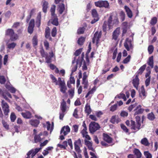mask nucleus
<instances>
[{"instance_id": "8fccbe9b", "label": "nucleus", "mask_w": 158, "mask_h": 158, "mask_svg": "<svg viewBox=\"0 0 158 158\" xmlns=\"http://www.w3.org/2000/svg\"><path fill=\"white\" fill-rule=\"evenodd\" d=\"M16 118V116L14 112H12L11 113L10 115V119L11 122H15Z\"/></svg>"}, {"instance_id": "2eb2a0df", "label": "nucleus", "mask_w": 158, "mask_h": 158, "mask_svg": "<svg viewBox=\"0 0 158 158\" xmlns=\"http://www.w3.org/2000/svg\"><path fill=\"white\" fill-rule=\"evenodd\" d=\"M51 23L56 26H57L59 25L58 18L56 15L52 16L51 19L50 20Z\"/></svg>"}, {"instance_id": "c03bdc74", "label": "nucleus", "mask_w": 158, "mask_h": 158, "mask_svg": "<svg viewBox=\"0 0 158 158\" xmlns=\"http://www.w3.org/2000/svg\"><path fill=\"white\" fill-rule=\"evenodd\" d=\"M85 60L84 59L81 58L79 57L76 61V65L78 66L79 67L81 65L82 62Z\"/></svg>"}, {"instance_id": "09e8293b", "label": "nucleus", "mask_w": 158, "mask_h": 158, "mask_svg": "<svg viewBox=\"0 0 158 158\" xmlns=\"http://www.w3.org/2000/svg\"><path fill=\"white\" fill-rule=\"evenodd\" d=\"M51 35L53 37H55L57 34V29L56 27H54L51 31Z\"/></svg>"}, {"instance_id": "bb28decb", "label": "nucleus", "mask_w": 158, "mask_h": 158, "mask_svg": "<svg viewBox=\"0 0 158 158\" xmlns=\"http://www.w3.org/2000/svg\"><path fill=\"white\" fill-rule=\"evenodd\" d=\"M60 109L63 112H65L66 110V104L64 100H63L61 104Z\"/></svg>"}, {"instance_id": "412c9836", "label": "nucleus", "mask_w": 158, "mask_h": 158, "mask_svg": "<svg viewBox=\"0 0 158 158\" xmlns=\"http://www.w3.org/2000/svg\"><path fill=\"white\" fill-rule=\"evenodd\" d=\"M42 10L44 12L46 13L47 12V9L48 7V3L45 0H43L42 1Z\"/></svg>"}, {"instance_id": "c756f323", "label": "nucleus", "mask_w": 158, "mask_h": 158, "mask_svg": "<svg viewBox=\"0 0 158 158\" xmlns=\"http://www.w3.org/2000/svg\"><path fill=\"white\" fill-rule=\"evenodd\" d=\"M111 68V67L109 64H108L105 65L104 69L102 71V74H105L106 73L110 70Z\"/></svg>"}, {"instance_id": "b1692460", "label": "nucleus", "mask_w": 158, "mask_h": 158, "mask_svg": "<svg viewBox=\"0 0 158 158\" xmlns=\"http://www.w3.org/2000/svg\"><path fill=\"white\" fill-rule=\"evenodd\" d=\"M43 127L47 128H53L54 127V123L52 122L51 124L49 121H47L45 123L43 124Z\"/></svg>"}, {"instance_id": "4c0bfd02", "label": "nucleus", "mask_w": 158, "mask_h": 158, "mask_svg": "<svg viewBox=\"0 0 158 158\" xmlns=\"http://www.w3.org/2000/svg\"><path fill=\"white\" fill-rule=\"evenodd\" d=\"M50 76L52 80V82L53 83H54L56 85H58L59 84V81L58 80L57 81L56 77L52 74L50 75Z\"/></svg>"}, {"instance_id": "393cba45", "label": "nucleus", "mask_w": 158, "mask_h": 158, "mask_svg": "<svg viewBox=\"0 0 158 158\" xmlns=\"http://www.w3.org/2000/svg\"><path fill=\"white\" fill-rule=\"evenodd\" d=\"M41 18V13H40L38 15L36 19V25L38 28L40 27V25Z\"/></svg>"}, {"instance_id": "e2e57ef3", "label": "nucleus", "mask_w": 158, "mask_h": 158, "mask_svg": "<svg viewBox=\"0 0 158 158\" xmlns=\"http://www.w3.org/2000/svg\"><path fill=\"white\" fill-rule=\"evenodd\" d=\"M44 45L46 50H48L49 48V43L47 40H45L44 42Z\"/></svg>"}, {"instance_id": "72a5a7b5", "label": "nucleus", "mask_w": 158, "mask_h": 158, "mask_svg": "<svg viewBox=\"0 0 158 158\" xmlns=\"http://www.w3.org/2000/svg\"><path fill=\"white\" fill-rule=\"evenodd\" d=\"M32 42L33 46L35 47L38 44V40L37 39V34L33 36L32 39Z\"/></svg>"}, {"instance_id": "6e6d98bb", "label": "nucleus", "mask_w": 158, "mask_h": 158, "mask_svg": "<svg viewBox=\"0 0 158 158\" xmlns=\"http://www.w3.org/2000/svg\"><path fill=\"white\" fill-rule=\"evenodd\" d=\"M92 15L94 18H98L97 11L95 9H93L92 10Z\"/></svg>"}, {"instance_id": "c85d7f7f", "label": "nucleus", "mask_w": 158, "mask_h": 158, "mask_svg": "<svg viewBox=\"0 0 158 158\" xmlns=\"http://www.w3.org/2000/svg\"><path fill=\"white\" fill-rule=\"evenodd\" d=\"M22 116L25 118H30L31 117V114L29 111H26L25 113H21Z\"/></svg>"}, {"instance_id": "a878e982", "label": "nucleus", "mask_w": 158, "mask_h": 158, "mask_svg": "<svg viewBox=\"0 0 158 158\" xmlns=\"http://www.w3.org/2000/svg\"><path fill=\"white\" fill-rule=\"evenodd\" d=\"M99 124L95 122H91L89 124V128H100Z\"/></svg>"}, {"instance_id": "ea45409f", "label": "nucleus", "mask_w": 158, "mask_h": 158, "mask_svg": "<svg viewBox=\"0 0 158 158\" xmlns=\"http://www.w3.org/2000/svg\"><path fill=\"white\" fill-rule=\"evenodd\" d=\"M146 64H144L141 67L138 71V75L139 74H141L142 73L143 71L145 70L146 67Z\"/></svg>"}, {"instance_id": "f3484780", "label": "nucleus", "mask_w": 158, "mask_h": 158, "mask_svg": "<svg viewBox=\"0 0 158 158\" xmlns=\"http://www.w3.org/2000/svg\"><path fill=\"white\" fill-rule=\"evenodd\" d=\"M85 144L87 147L88 149L89 150H91L93 152L95 151L93 147V143L91 141H88L86 139L85 140Z\"/></svg>"}, {"instance_id": "4be33fe9", "label": "nucleus", "mask_w": 158, "mask_h": 158, "mask_svg": "<svg viewBox=\"0 0 158 158\" xmlns=\"http://www.w3.org/2000/svg\"><path fill=\"white\" fill-rule=\"evenodd\" d=\"M40 121L38 119H31L29 121V123L33 127H36L40 123Z\"/></svg>"}, {"instance_id": "9b49d317", "label": "nucleus", "mask_w": 158, "mask_h": 158, "mask_svg": "<svg viewBox=\"0 0 158 158\" xmlns=\"http://www.w3.org/2000/svg\"><path fill=\"white\" fill-rule=\"evenodd\" d=\"M34 26L35 20L34 19H32L30 22L27 28L28 32L30 34H31L33 33Z\"/></svg>"}, {"instance_id": "4468645a", "label": "nucleus", "mask_w": 158, "mask_h": 158, "mask_svg": "<svg viewBox=\"0 0 158 158\" xmlns=\"http://www.w3.org/2000/svg\"><path fill=\"white\" fill-rule=\"evenodd\" d=\"M139 75L137 74L135 75V78L132 80V84L133 86L137 89L138 85L139 84V80L138 77Z\"/></svg>"}, {"instance_id": "f03ea898", "label": "nucleus", "mask_w": 158, "mask_h": 158, "mask_svg": "<svg viewBox=\"0 0 158 158\" xmlns=\"http://www.w3.org/2000/svg\"><path fill=\"white\" fill-rule=\"evenodd\" d=\"M114 14V13L110 14V16L108 19V27L109 30H110L112 29L114 26H117L119 23L117 15L114 17V19L113 20Z\"/></svg>"}, {"instance_id": "13d9d810", "label": "nucleus", "mask_w": 158, "mask_h": 158, "mask_svg": "<svg viewBox=\"0 0 158 158\" xmlns=\"http://www.w3.org/2000/svg\"><path fill=\"white\" fill-rule=\"evenodd\" d=\"M131 58V56L130 55H128V56L123 60V63L124 64L127 63L130 61Z\"/></svg>"}, {"instance_id": "7c9ffc66", "label": "nucleus", "mask_w": 158, "mask_h": 158, "mask_svg": "<svg viewBox=\"0 0 158 158\" xmlns=\"http://www.w3.org/2000/svg\"><path fill=\"white\" fill-rule=\"evenodd\" d=\"M147 63L151 68H153L154 64L153 56H152L149 58Z\"/></svg>"}, {"instance_id": "5701e85b", "label": "nucleus", "mask_w": 158, "mask_h": 158, "mask_svg": "<svg viewBox=\"0 0 158 158\" xmlns=\"http://www.w3.org/2000/svg\"><path fill=\"white\" fill-rule=\"evenodd\" d=\"M87 129H83L81 131V133L83 137H85L86 140H91V138L90 136L88 135V132L86 131Z\"/></svg>"}, {"instance_id": "864d4df0", "label": "nucleus", "mask_w": 158, "mask_h": 158, "mask_svg": "<svg viewBox=\"0 0 158 158\" xmlns=\"http://www.w3.org/2000/svg\"><path fill=\"white\" fill-rule=\"evenodd\" d=\"M6 88L12 93H14L16 91V89L13 87L10 86L6 87Z\"/></svg>"}, {"instance_id": "1a4fd4ad", "label": "nucleus", "mask_w": 158, "mask_h": 158, "mask_svg": "<svg viewBox=\"0 0 158 158\" xmlns=\"http://www.w3.org/2000/svg\"><path fill=\"white\" fill-rule=\"evenodd\" d=\"M124 44L125 48L127 51H129L130 48L133 49V45L132 44L131 41V40H129L128 38L126 39V41Z\"/></svg>"}, {"instance_id": "e433bc0d", "label": "nucleus", "mask_w": 158, "mask_h": 158, "mask_svg": "<svg viewBox=\"0 0 158 158\" xmlns=\"http://www.w3.org/2000/svg\"><path fill=\"white\" fill-rule=\"evenodd\" d=\"M141 143L142 144L145 146H148L149 145V143L147 138H144L142 139L141 141Z\"/></svg>"}, {"instance_id": "f8f14e48", "label": "nucleus", "mask_w": 158, "mask_h": 158, "mask_svg": "<svg viewBox=\"0 0 158 158\" xmlns=\"http://www.w3.org/2000/svg\"><path fill=\"white\" fill-rule=\"evenodd\" d=\"M70 131V129H61L60 132V139L61 140L64 139V136L66 135Z\"/></svg>"}, {"instance_id": "dca6fc26", "label": "nucleus", "mask_w": 158, "mask_h": 158, "mask_svg": "<svg viewBox=\"0 0 158 158\" xmlns=\"http://www.w3.org/2000/svg\"><path fill=\"white\" fill-rule=\"evenodd\" d=\"M141 106L140 105H139L136 107V108L134 110V111H135L134 115H136L139 114H142L144 110L143 109L141 108Z\"/></svg>"}, {"instance_id": "20e7f679", "label": "nucleus", "mask_w": 158, "mask_h": 158, "mask_svg": "<svg viewBox=\"0 0 158 158\" xmlns=\"http://www.w3.org/2000/svg\"><path fill=\"white\" fill-rule=\"evenodd\" d=\"M40 53L43 57L45 58L46 63H49L51 62L52 58L54 56V54L52 51L49 53V54L50 55L49 56H48V53L45 52L43 48L40 51Z\"/></svg>"}, {"instance_id": "680f3d73", "label": "nucleus", "mask_w": 158, "mask_h": 158, "mask_svg": "<svg viewBox=\"0 0 158 158\" xmlns=\"http://www.w3.org/2000/svg\"><path fill=\"white\" fill-rule=\"evenodd\" d=\"M117 104H114V105L111 106V107L110 108V111L112 112H114L117 109Z\"/></svg>"}, {"instance_id": "7ed1b4c3", "label": "nucleus", "mask_w": 158, "mask_h": 158, "mask_svg": "<svg viewBox=\"0 0 158 158\" xmlns=\"http://www.w3.org/2000/svg\"><path fill=\"white\" fill-rule=\"evenodd\" d=\"M5 35L10 37L9 40L12 42L15 41L19 38V35L15 33L14 30L11 28H9L5 31Z\"/></svg>"}, {"instance_id": "603ef678", "label": "nucleus", "mask_w": 158, "mask_h": 158, "mask_svg": "<svg viewBox=\"0 0 158 158\" xmlns=\"http://www.w3.org/2000/svg\"><path fill=\"white\" fill-rule=\"evenodd\" d=\"M107 26H108V21H105L102 26L103 31L104 32H106L107 30Z\"/></svg>"}, {"instance_id": "a19ab883", "label": "nucleus", "mask_w": 158, "mask_h": 158, "mask_svg": "<svg viewBox=\"0 0 158 158\" xmlns=\"http://www.w3.org/2000/svg\"><path fill=\"white\" fill-rule=\"evenodd\" d=\"M157 18L154 17L152 18L150 21V23L152 26L155 25L157 22Z\"/></svg>"}, {"instance_id": "de8ad7c7", "label": "nucleus", "mask_w": 158, "mask_h": 158, "mask_svg": "<svg viewBox=\"0 0 158 158\" xmlns=\"http://www.w3.org/2000/svg\"><path fill=\"white\" fill-rule=\"evenodd\" d=\"M117 97L119 99L122 98L124 101H126L127 100V98L126 97L125 94L123 93H120L118 95L115 97V98Z\"/></svg>"}, {"instance_id": "c9c22d12", "label": "nucleus", "mask_w": 158, "mask_h": 158, "mask_svg": "<svg viewBox=\"0 0 158 158\" xmlns=\"http://www.w3.org/2000/svg\"><path fill=\"white\" fill-rule=\"evenodd\" d=\"M6 45L7 46V48L9 49H14L16 45V44L14 42H12L11 43H7Z\"/></svg>"}, {"instance_id": "5fc2aeb1", "label": "nucleus", "mask_w": 158, "mask_h": 158, "mask_svg": "<svg viewBox=\"0 0 158 158\" xmlns=\"http://www.w3.org/2000/svg\"><path fill=\"white\" fill-rule=\"evenodd\" d=\"M154 48L153 46L151 45H149L148 47V50L149 54H152L154 51Z\"/></svg>"}, {"instance_id": "6e6552de", "label": "nucleus", "mask_w": 158, "mask_h": 158, "mask_svg": "<svg viewBox=\"0 0 158 158\" xmlns=\"http://www.w3.org/2000/svg\"><path fill=\"white\" fill-rule=\"evenodd\" d=\"M41 149V148L32 149L29 151L27 154L26 158H34L33 157Z\"/></svg>"}, {"instance_id": "49530a36", "label": "nucleus", "mask_w": 158, "mask_h": 158, "mask_svg": "<svg viewBox=\"0 0 158 158\" xmlns=\"http://www.w3.org/2000/svg\"><path fill=\"white\" fill-rule=\"evenodd\" d=\"M55 9L56 6L55 5H52L50 9V11L51 12V16H55V15H56L55 14Z\"/></svg>"}, {"instance_id": "ddd939ff", "label": "nucleus", "mask_w": 158, "mask_h": 158, "mask_svg": "<svg viewBox=\"0 0 158 158\" xmlns=\"http://www.w3.org/2000/svg\"><path fill=\"white\" fill-rule=\"evenodd\" d=\"M120 28L118 27L114 31L112 34V39L116 41L117 40V38L120 34Z\"/></svg>"}, {"instance_id": "774afa93", "label": "nucleus", "mask_w": 158, "mask_h": 158, "mask_svg": "<svg viewBox=\"0 0 158 158\" xmlns=\"http://www.w3.org/2000/svg\"><path fill=\"white\" fill-rule=\"evenodd\" d=\"M82 51V48H80L79 49L76 50L74 53V55L76 56H78L81 54Z\"/></svg>"}, {"instance_id": "bf43d9fd", "label": "nucleus", "mask_w": 158, "mask_h": 158, "mask_svg": "<svg viewBox=\"0 0 158 158\" xmlns=\"http://www.w3.org/2000/svg\"><path fill=\"white\" fill-rule=\"evenodd\" d=\"M128 114V113L124 110L122 111L120 114V116L123 117H127Z\"/></svg>"}, {"instance_id": "f257e3e1", "label": "nucleus", "mask_w": 158, "mask_h": 158, "mask_svg": "<svg viewBox=\"0 0 158 158\" xmlns=\"http://www.w3.org/2000/svg\"><path fill=\"white\" fill-rule=\"evenodd\" d=\"M136 123L134 121L131 120L130 121L127 120L125 123L128 127L131 128H140L141 126V118L140 116H137L135 117Z\"/></svg>"}, {"instance_id": "0e129e2a", "label": "nucleus", "mask_w": 158, "mask_h": 158, "mask_svg": "<svg viewBox=\"0 0 158 158\" xmlns=\"http://www.w3.org/2000/svg\"><path fill=\"white\" fill-rule=\"evenodd\" d=\"M68 92L71 98L73 97L74 95V88H72L70 90H69Z\"/></svg>"}, {"instance_id": "473e14b6", "label": "nucleus", "mask_w": 158, "mask_h": 158, "mask_svg": "<svg viewBox=\"0 0 158 158\" xmlns=\"http://www.w3.org/2000/svg\"><path fill=\"white\" fill-rule=\"evenodd\" d=\"M42 135V133H40L39 135H35L34 137V142L35 143L40 142L41 141V139L40 136Z\"/></svg>"}, {"instance_id": "39448f33", "label": "nucleus", "mask_w": 158, "mask_h": 158, "mask_svg": "<svg viewBox=\"0 0 158 158\" xmlns=\"http://www.w3.org/2000/svg\"><path fill=\"white\" fill-rule=\"evenodd\" d=\"M96 6L99 7L109 8V3L107 1L99 0L95 2Z\"/></svg>"}, {"instance_id": "423d86ee", "label": "nucleus", "mask_w": 158, "mask_h": 158, "mask_svg": "<svg viewBox=\"0 0 158 158\" xmlns=\"http://www.w3.org/2000/svg\"><path fill=\"white\" fill-rule=\"evenodd\" d=\"M58 81L59 82L58 85H59L60 87V91L63 94L65 93L67 88L64 81V80H62L60 77H59Z\"/></svg>"}, {"instance_id": "4d7b16f0", "label": "nucleus", "mask_w": 158, "mask_h": 158, "mask_svg": "<svg viewBox=\"0 0 158 158\" xmlns=\"http://www.w3.org/2000/svg\"><path fill=\"white\" fill-rule=\"evenodd\" d=\"M82 84L84 85V88L87 89L88 87V81L87 79H82Z\"/></svg>"}, {"instance_id": "79ce46f5", "label": "nucleus", "mask_w": 158, "mask_h": 158, "mask_svg": "<svg viewBox=\"0 0 158 158\" xmlns=\"http://www.w3.org/2000/svg\"><path fill=\"white\" fill-rule=\"evenodd\" d=\"M96 90V88L95 86H94L92 89L90 90L88 92V93L85 96V98H86L89 96L90 94H93L94 92Z\"/></svg>"}, {"instance_id": "37998d69", "label": "nucleus", "mask_w": 158, "mask_h": 158, "mask_svg": "<svg viewBox=\"0 0 158 158\" xmlns=\"http://www.w3.org/2000/svg\"><path fill=\"white\" fill-rule=\"evenodd\" d=\"M147 118L149 120L151 121L153 120L155 118V116L152 112L148 114Z\"/></svg>"}, {"instance_id": "58836bf2", "label": "nucleus", "mask_w": 158, "mask_h": 158, "mask_svg": "<svg viewBox=\"0 0 158 158\" xmlns=\"http://www.w3.org/2000/svg\"><path fill=\"white\" fill-rule=\"evenodd\" d=\"M85 38L83 37H81L79 38L77 41L78 44L80 45H83L85 41Z\"/></svg>"}, {"instance_id": "cd10ccee", "label": "nucleus", "mask_w": 158, "mask_h": 158, "mask_svg": "<svg viewBox=\"0 0 158 158\" xmlns=\"http://www.w3.org/2000/svg\"><path fill=\"white\" fill-rule=\"evenodd\" d=\"M85 112L87 114V115H89L91 113V109L89 104L87 103L86 104L85 107Z\"/></svg>"}, {"instance_id": "69168bd1", "label": "nucleus", "mask_w": 158, "mask_h": 158, "mask_svg": "<svg viewBox=\"0 0 158 158\" xmlns=\"http://www.w3.org/2000/svg\"><path fill=\"white\" fill-rule=\"evenodd\" d=\"M78 110L77 108L75 109L73 114V116L76 118H78V115L77 114Z\"/></svg>"}, {"instance_id": "f704fd0d", "label": "nucleus", "mask_w": 158, "mask_h": 158, "mask_svg": "<svg viewBox=\"0 0 158 158\" xmlns=\"http://www.w3.org/2000/svg\"><path fill=\"white\" fill-rule=\"evenodd\" d=\"M133 152L136 156L137 158H140L141 156V153L139 150L137 148H135Z\"/></svg>"}, {"instance_id": "338daca9", "label": "nucleus", "mask_w": 158, "mask_h": 158, "mask_svg": "<svg viewBox=\"0 0 158 158\" xmlns=\"http://www.w3.org/2000/svg\"><path fill=\"white\" fill-rule=\"evenodd\" d=\"M81 140L80 139L76 140L74 142V145H75L80 146L81 145Z\"/></svg>"}, {"instance_id": "2f4dec72", "label": "nucleus", "mask_w": 158, "mask_h": 158, "mask_svg": "<svg viewBox=\"0 0 158 158\" xmlns=\"http://www.w3.org/2000/svg\"><path fill=\"white\" fill-rule=\"evenodd\" d=\"M44 35L46 39H48L50 35V29L48 27H46L45 28Z\"/></svg>"}, {"instance_id": "a211bd4d", "label": "nucleus", "mask_w": 158, "mask_h": 158, "mask_svg": "<svg viewBox=\"0 0 158 158\" xmlns=\"http://www.w3.org/2000/svg\"><path fill=\"white\" fill-rule=\"evenodd\" d=\"M104 140L108 143H111L112 142V139L108 135L103 133V135Z\"/></svg>"}, {"instance_id": "9d476101", "label": "nucleus", "mask_w": 158, "mask_h": 158, "mask_svg": "<svg viewBox=\"0 0 158 158\" xmlns=\"http://www.w3.org/2000/svg\"><path fill=\"white\" fill-rule=\"evenodd\" d=\"M102 35L101 32H98V31L96 32L94 35V36L93 38L92 42L93 43H95L96 42V45H97L99 42V39L101 38Z\"/></svg>"}, {"instance_id": "052dcab7", "label": "nucleus", "mask_w": 158, "mask_h": 158, "mask_svg": "<svg viewBox=\"0 0 158 158\" xmlns=\"http://www.w3.org/2000/svg\"><path fill=\"white\" fill-rule=\"evenodd\" d=\"M146 158H152V155L148 151H145L144 153Z\"/></svg>"}, {"instance_id": "3c124183", "label": "nucleus", "mask_w": 158, "mask_h": 158, "mask_svg": "<svg viewBox=\"0 0 158 158\" xmlns=\"http://www.w3.org/2000/svg\"><path fill=\"white\" fill-rule=\"evenodd\" d=\"M0 94L2 95L3 98L7 101H9V99L6 96L4 91H3L1 89H0Z\"/></svg>"}, {"instance_id": "aec40b11", "label": "nucleus", "mask_w": 158, "mask_h": 158, "mask_svg": "<svg viewBox=\"0 0 158 158\" xmlns=\"http://www.w3.org/2000/svg\"><path fill=\"white\" fill-rule=\"evenodd\" d=\"M124 9L128 17L130 18H132L133 16V14L132 11L130 8L128 6H125L124 7Z\"/></svg>"}, {"instance_id": "6ab92c4d", "label": "nucleus", "mask_w": 158, "mask_h": 158, "mask_svg": "<svg viewBox=\"0 0 158 158\" xmlns=\"http://www.w3.org/2000/svg\"><path fill=\"white\" fill-rule=\"evenodd\" d=\"M65 9V6L64 3H61L59 4L57 10L60 14H62L64 10Z\"/></svg>"}, {"instance_id": "0eeeda50", "label": "nucleus", "mask_w": 158, "mask_h": 158, "mask_svg": "<svg viewBox=\"0 0 158 158\" xmlns=\"http://www.w3.org/2000/svg\"><path fill=\"white\" fill-rule=\"evenodd\" d=\"M1 105L5 115H8L10 112L9 106L8 104L4 100H2Z\"/></svg>"}, {"instance_id": "a18cd8bd", "label": "nucleus", "mask_w": 158, "mask_h": 158, "mask_svg": "<svg viewBox=\"0 0 158 158\" xmlns=\"http://www.w3.org/2000/svg\"><path fill=\"white\" fill-rule=\"evenodd\" d=\"M119 16L121 21H123L125 18V15L124 12L123 10L121 11L119 13Z\"/></svg>"}]
</instances>
